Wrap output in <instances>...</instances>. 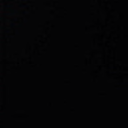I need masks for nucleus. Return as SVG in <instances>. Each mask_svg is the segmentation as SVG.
<instances>
[{"instance_id": "1", "label": "nucleus", "mask_w": 128, "mask_h": 128, "mask_svg": "<svg viewBox=\"0 0 128 128\" xmlns=\"http://www.w3.org/2000/svg\"><path fill=\"white\" fill-rule=\"evenodd\" d=\"M67 0H60V2L62 3H65L67 1Z\"/></svg>"}]
</instances>
